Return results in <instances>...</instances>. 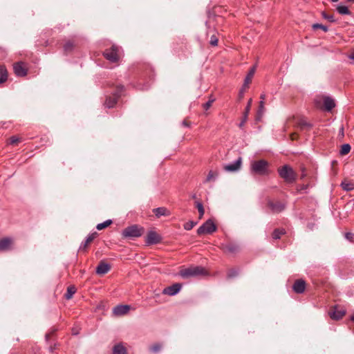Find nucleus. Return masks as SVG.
Masks as SVG:
<instances>
[{"label":"nucleus","mask_w":354,"mask_h":354,"mask_svg":"<svg viewBox=\"0 0 354 354\" xmlns=\"http://www.w3.org/2000/svg\"><path fill=\"white\" fill-rule=\"evenodd\" d=\"M111 223H112V221L109 219V220L105 221L103 223L97 224L96 226V228L97 230H102L107 227L108 226H109Z\"/></svg>","instance_id":"473e14b6"},{"label":"nucleus","mask_w":354,"mask_h":354,"mask_svg":"<svg viewBox=\"0 0 354 354\" xmlns=\"http://www.w3.org/2000/svg\"><path fill=\"white\" fill-rule=\"evenodd\" d=\"M264 111H265L264 102L260 101L259 109L257 113L256 120H257V121L261 120V119L263 117V115L264 113Z\"/></svg>","instance_id":"a878e982"},{"label":"nucleus","mask_w":354,"mask_h":354,"mask_svg":"<svg viewBox=\"0 0 354 354\" xmlns=\"http://www.w3.org/2000/svg\"><path fill=\"white\" fill-rule=\"evenodd\" d=\"M348 1L354 2V0H348Z\"/></svg>","instance_id":"0e129e2a"},{"label":"nucleus","mask_w":354,"mask_h":354,"mask_svg":"<svg viewBox=\"0 0 354 354\" xmlns=\"http://www.w3.org/2000/svg\"><path fill=\"white\" fill-rule=\"evenodd\" d=\"M346 314V310L337 306H335L333 309H330L328 312V315L332 319L339 320L343 318Z\"/></svg>","instance_id":"1a4fd4ad"},{"label":"nucleus","mask_w":354,"mask_h":354,"mask_svg":"<svg viewBox=\"0 0 354 354\" xmlns=\"http://www.w3.org/2000/svg\"><path fill=\"white\" fill-rule=\"evenodd\" d=\"M130 310L128 305H118L113 308V313L115 316H122L126 315Z\"/></svg>","instance_id":"2eb2a0df"},{"label":"nucleus","mask_w":354,"mask_h":354,"mask_svg":"<svg viewBox=\"0 0 354 354\" xmlns=\"http://www.w3.org/2000/svg\"><path fill=\"white\" fill-rule=\"evenodd\" d=\"M196 224V223L194 221H188L184 224V229L186 230H190L195 226Z\"/></svg>","instance_id":"4c0bfd02"},{"label":"nucleus","mask_w":354,"mask_h":354,"mask_svg":"<svg viewBox=\"0 0 354 354\" xmlns=\"http://www.w3.org/2000/svg\"><path fill=\"white\" fill-rule=\"evenodd\" d=\"M324 109L327 111H330L335 106L333 99L328 96L322 97Z\"/></svg>","instance_id":"a211bd4d"},{"label":"nucleus","mask_w":354,"mask_h":354,"mask_svg":"<svg viewBox=\"0 0 354 354\" xmlns=\"http://www.w3.org/2000/svg\"><path fill=\"white\" fill-rule=\"evenodd\" d=\"M308 188V185H302L300 188H298L297 190L301 192L302 190H305Z\"/></svg>","instance_id":"09e8293b"},{"label":"nucleus","mask_w":354,"mask_h":354,"mask_svg":"<svg viewBox=\"0 0 354 354\" xmlns=\"http://www.w3.org/2000/svg\"><path fill=\"white\" fill-rule=\"evenodd\" d=\"M195 206L198 209V213H199V218H201L204 215L205 210L203 205V203L198 201H196L195 202Z\"/></svg>","instance_id":"2f4dec72"},{"label":"nucleus","mask_w":354,"mask_h":354,"mask_svg":"<svg viewBox=\"0 0 354 354\" xmlns=\"http://www.w3.org/2000/svg\"><path fill=\"white\" fill-rule=\"evenodd\" d=\"M218 37L216 35H212L210 37L209 43L213 46H216L218 45Z\"/></svg>","instance_id":"ea45409f"},{"label":"nucleus","mask_w":354,"mask_h":354,"mask_svg":"<svg viewBox=\"0 0 354 354\" xmlns=\"http://www.w3.org/2000/svg\"><path fill=\"white\" fill-rule=\"evenodd\" d=\"M312 28L314 30H316L317 29H322L324 32H326L328 30V28L327 26L322 25L321 24H314L312 26Z\"/></svg>","instance_id":"e433bc0d"},{"label":"nucleus","mask_w":354,"mask_h":354,"mask_svg":"<svg viewBox=\"0 0 354 354\" xmlns=\"http://www.w3.org/2000/svg\"><path fill=\"white\" fill-rule=\"evenodd\" d=\"M74 43L72 41H68L64 45V50L66 53L71 52L74 48Z\"/></svg>","instance_id":"7c9ffc66"},{"label":"nucleus","mask_w":354,"mask_h":354,"mask_svg":"<svg viewBox=\"0 0 354 354\" xmlns=\"http://www.w3.org/2000/svg\"><path fill=\"white\" fill-rule=\"evenodd\" d=\"M205 270L201 266H191L187 268H183L179 272V274L184 279L205 275Z\"/></svg>","instance_id":"39448f33"},{"label":"nucleus","mask_w":354,"mask_h":354,"mask_svg":"<svg viewBox=\"0 0 354 354\" xmlns=\"http://www.w3.org/2000/svg\"><path fill=\"white\" fill-rule=\"evenodd\" d=\"M183 125L185 127H189V124L188 121H187L185 120L183 122Z\"/></svg>","instance_id":"3c124183"},{"label":"nucleus","mask_w":354,"mask_h":354,"mask_svg":"<svg viewBox=\"0 0 354 354\" xmlns=\"http://www.w3.org/2000/svg\"><path fill=\"white\" fill-rule=\"evenodd\" d=\"M280 177H294V171L289 165H283L278 170Z\"/></svg>","instance_id":"ddd939ff"},{"label":"nucleus","mask_w":354,"mask_h":354,"mask_svg":"<svg viewBox=\"0 0 354 354\" xmlns=\"http://www.w3.org/2000/svg\"><path fill=\"white\" fill-rule=\"evenodd\" d=\"M216 230V227L214 222L211 220H208L197 230V234L198 235L212 234L215 232Z\"/></svg>","instance_id":"423d86ee"},{"label":"nucleus","mask_w":354,"mask_h":354,"mask_svg":"<svg viewBox=\"0 0 354 354\" xmlns=\"http://www.w3.org/2000/svg\"><path fill=\"white\" fill-rule=\"evenodd\" d=\"M268 206L274 213H279L285 209V204L280 201H270Z\"/></svg>","instance_id":"4468645a"},{"label":"nucleus","mask_w":354,"mask_h":354,"mask_svg":"<svg viewBox=\"0 0 354 354\" xmlns=\"http://www.w3.org/2000/svg\"><path fill=\"white\" fill-rule=\"evenodd\" d=\"M256 71V66H253L250 71H248L245 78V81L246 83H250L252 82V77L255 73Z\"/></svg>","instance_id":"bb28decb"},{"label":"nucleus","mask_w":354,"mask_h":354,"mask_svg":"<svg viewBox=\"0 0 354 354\" xmlns=\"http://www.w3.org/2000/svg\"><path fill=\"white\" fill-rule=\"evenodd\" d=\"M8 71L4 65H0V84L6 82L8 80Z\"/></svg>","instance_id":"5701e85b"},{"label":"nucleus","mask_w":354,"mask_h":354,"mask_svg":"<svg viewBox=\"0 0 354 354\" xmlns=\"http://www.w3.org/2000/svg\"><path fill=\"white\" fill-rule=\"evenodd\" d=\"M112 354H127V349L122 344H117L113 348Z\"/></svg>","instance_id":"b1692460"},{"label":"nucleus","mask_w":354,"mask_h":354,"mask_svg":"<svg viewBox=\"0 0 354 354\" xmlns=\"http://www.w3.org/2000/svg\"><path fill=\"white\" fill-rule=\"evenodd\" d=\"M122 48L117 45H112L110 48L106 49L104 53V57L112 63L118 62L122 55Z\"/></svg>","instance_id":"20e7f679"},{"label":"nucleus","mask_w":354,"mask_h":354,"mask_svg":"<svg viewBox=\"0 0 354 354\" xmlns=\"http://www.w3.org/2000/svg\"><path fill=\"white\" fill-rule=\"evenodd\" d=\"M153 212L157 217L170 215V212L167 208L163 207L155 208L153 209Z\"/></svg>","instance_id":"4be33fe9"},{"label":"nucleus","mask_w":354,"mask_h":354,"mask_svg":"<svg viewBox=\"0 0 354 354\" xmlns=\"http://www.w3.org/2000/svg\"><path fill=\"white\" fill-rule=\"evenodd\" d=\"M252 100L250 98L248 102V104H247V106L245 109V111L243 113V117H242V120L239 124V127L240 128H243V126L245 125V123L246 122V121L248 120V115H249V113H250V108H251V105H252Z\"/></svg>","instance_id":"6ab92c4d"},{"label":"nucleus","mask_w":354,"mask_h":354,"mask_svg":"<svg viewBox=\"0 0 354 354\" xmlns=\"http://www.w3.org/2000/svg\"><path fill=\"white\" fill-rule=\"evenodd\" d=\"M298 125L301 129H309L312 127V125L305 120H300V121L298 123Z\"/></svg>","instance_id":"c9c22d12"},{"label":"nucleus","mask_w":354,"mask_h":354,"mask_svg":"<svg viewBox=\"0 0 354 354\" xmlns=\"http://www.w3.org/2000/svg\"><path fill=\"white\" fill-rule=\"evenodd\" d=\"M336 10L340 15H351V11L346 6H338Z\"/></svg>","instance_id":"c756f323"},{"label":"nucleus","mask_w":354,"mask_h":354,"mask_svg":"<svg viewBox=\"0 0 354 354\" xmlns=\"http://www.w3.org/2000/svg\"><path fill=\"white\" fill-rule=\"evenodd\" d=\"M15 74L18 77H24L27 75L28 68L24 62H17L13 65Z\"/></svg>","instance_id":"6e6552de"},{"label":"nucleus","mask_w":354,"mask_h":354,"mask_svg":"<svg viewBox=\"0 0 354 354\" xmlns=\"http://www.w3.org/2000/svg\"><path fill=\"white\" fill-rule=\"evenodd\" d=\"M287 183H291L293 182V180H295V178H286Z\"/></svg>","instance_id":"603ef678"},{"label":"nucleus","mask_w":354,"mask_h":354,"mask_svg":"<svg viewBox=\"0 0 354 354\" xmlns=\"http://www.w3.org/2000/svg\"><path fill=\"white\" fill-rule=\"evenodd\" d=\"M223 250L225 252L230 254H236L240 250V247L235 243H229L223 246Z\"/></svg>","instance_id":"dca6fc26"},{"label":"nucleus","mask_w":354,"mask_h":354,"mask_svg":"<svg viewBox=\"0 0 354 354\" xmlns=\"http://www.w3.org/2000/svg\"><path fill=\"white\" fill-rule=\"evenodd\" d=\"M241 163H242V158L241 157H239L237 160H236L233 162H231V163L224 165L223 168L225 171H238L241 168Z\"/></svg>","instance_id":"f8f14e48"},{"label":"nucleus","mask_w":354,"mask_h":354,"mask_svg":"<svg viewBox=\"0 0 354 354\" xmlns=\"http://www.w3.org/2000/svg\"><path fill=\"white\" fill-rule=\"evenodd\" d=\"M345 237L349 240V241H353V238H354V234L351 233V232H347L345 234Z\"/></svg>","instance_id":"c03bdc74"},{"label":"nucleus","mask_w":354,"mask_h":354,"mask_svg":"<svg viewBox=\"0 0 354 354\" xmlns=\"http://www.w3.org/2000/svg\"><path fill=\"white\" fill-rule=\"evenodd\" d=\"M97 232H93V233L89 234L86 237L85 241L82 243V245L80 248V250H86L87 247L88 246V245L97 237Z\"/></svg>","instance_id":"412c9836"},{"label":"nucleus","mask_w":354,"mask_h":354,"mask_svg":"<svg viewBox=\"0 0 354 354\" xmlns=\"http://www.w3.org/2000/svg\"><path fill=\"white\" fill-rule=\"evenodd\" d=\"M315 102L316 106H319V104L320 102V100L319 99H315Z\"/></svg>","instance_id":"6e6d98bb"},{"label":"nucleus","mask_w":354,"mask_h":354,"mask_svg":"<svg viewBox=\"0 0 354 354\" xmlns=\"http://www.w3.org/2000/svg\"><path fill=\"white\" fill-rule=\"evenodd\" d=\"M244 93H245V91H243V88H241L239 93V100H241L243 97Z\"/></svg>","instance_id":"a18cd8bd"},{"label":"nucleus","mask_w":354,"mask_h":354,"mask_svg":"<svg viewBox=\"0 0 354 354\" xmlns=\"http://www.w3.org/2000/svg\"><path fill=\"white\" fill-rule=\"evenodd\" d=\"M73 335H77L78 334V332H75V330L73 329Z\"/></svg>","instance_id":"bf43d9fd"},{"label":"nucleus","mask_w":354,"mask_h":354,"mask_svg":"<svg viewBox=\"0 0 354 354\" xmlns=\"http://www.w3.org/2000/svg\"><path fill=\"white\" fill-rule=\"evenodd\" d=\"M250 84V83H246V82L244 80V83H243V86L241 88H243V91H245V89L248 88Z\"/></svg>","instance_id":"49530a36"},{"label":"nucleus","mask_w":354,"mask_h":354,"mask_svg":"<svg viewBox=\"0 0 354 354\" xmlns=\"http://www.w3.org/2000/svg\"><path fill=\"white\" fill-rule=\"evenodd\" d=\"M305 176H306V174H302L301 177L304 178Z\"/></svg>","instance_id":"e2e57ef3"},{"label":"nucleus","mask_w":354,"mask_h":354,"mask_svg":"<svg viewBox=\"0 0 354 354\" xmlns=\"http://www.w3.org/2000/svg\"><path fill=\"white\" fill-rule=\"evenodd\" d=\"M333 2H337L339 0H331Z\"/></svg>","instance_id":"680f3d73"},{"label":"nucleus","mask_w":354,"mask_h":354,"mask_svg":"<svg viewBox=\"0 0 354 354\" xmlns=\"http://www.w3.org/2000/svg\"><path fill=\"white\" fill-rule=\"evenodd\" d=\"M111 269V266L104 262L101 261L96 268V273L98 274H104Z\"/></svg>","instance_id":"aec40b11"},{"label":"nucleus","mask_w":354,"mask_h":354,"mask_svg":"<svg viewBox=\"0 0 354 354\" xmlns=\"http://www.w3.org/2000/svg\"><path fill=\"white\" fill-rule=\"evenodd\" d=\"M21 140H22L21 138H19L16 136H13L9 138V140L8 141V144L12 145H17L19 142H20Z\"/></svg>","instance_id":"72a5a7b5"},{"label":"nucleus","mask_w":354,"mask_h":354,"mask_svg":"<svg viewBox=\"0 0 354 354\" xmlns=\"http://www.w3.org/2000/svg\"><path fill=\"white\" fill-rule=\"evenodd\" d=\"M285 232H286L284 229H275L272 232V236L274 239H279L281 236L285 234Z\"/></svg>","instance_id":"cd10ccee"},{"label":"nucleus","mask_w":354,"mask_h":354,"mask_svg":"<svg viewBox=\"0 0 354 354\" xmlns=\"http://www.w3.org/2000/svg\"><path fill=\"white\" fill-rule=\"evenodd\" d=\"M341 187L345 191H351L354 189V182L344 180L341 183Z\"/></svg>","instance_id":"393cba45"},{"label":"nucleus","mask_w":354,"mask_h":354,"mask_svg":"<svg viewBox=\"0 0 354 354\" xmlns=\"http://www.w3.org/2000/svg\"><path fill=\"white\" fill-rule=\"evenodd\" d=\"M260 98H261V101H264V100L266 98V95L265 94H261V96H260Z\"/></svg>","instance_id":"5fc2aeb1"},{"label":"nucleus","mask_w":354,"mask_h":354,"mask_svg":"<svg viewBox=\"0 0 354 354\" xmlns=\"http://www.w3.org/2000/svg\"><path fill=\"white\" fill-rule=\"evenodd\" d=\"M292 289L296 293H303L306 289V282L302 279L296 280L292 286Z\"/></svg>","instance_id":"f3484780"},{"label":"nucleus","mask_w":354,"mask_h":354,"mask_svg":"<svg viewBox=\"0 0 354 354\" xmlns=\"http://www.w3.org/2000/svg\"><path fill=\"white\" fill-rule=\"evenodd\" d=\"M237 274H238V271L235 269H232V270H229L228 274H227L229 277H234Z\"/></svg>","instance_id":"37998d69"},{"label":"nucleus","mask_w":354,"mask_h":354,"mask_svg":"<svg viewBox=\"0 0 354 354\" xmlns=\"http://www.w3.org/2000/svg\"><path fill=\"white\" fill-rule=\"evenodd\" d=\"M250 84V83H246V82L244 80V83H243V86L241 88H243V91H245V89L248 88Z\"/></svg>","instance_id":"de8ad7c7"},{"label":"nucleus","mask_w":354,"mask_h":354,"mask_svg":"<svg viewBox=\"0 0 354 354\" xmlns=\"http://www.w3.org/2000/svg\"><path fill=\"white\" fill-rule=\"evenodd\" d=\"M297 136V135L296 133H292L290 135V138L292 140L296 139Z\"/></svg>","instance_id":"864d4df0"},{"label":"nucleus","mask_w":354,"mask_h":354,"mask_svg":"<svg viewBox=\"0 0 354 354\" xmlns=\"http://www.w3.org/2000/svg\"><path fill=\"white\" fill-rule=\"evenodd\" d=\"M250 169L254 175L268 176L270 174L269 172V163L265 160L252 161Z\"/></svg>","instance_id":"f257e3e1"},{"label":"nucleus","mask_w":354,"mask_h":354,"mask_svg":"<svg viewBox=\"0 0 354 354\" xmlns=\"http://www.w3.org/2000/svg\"><path fill=\"white\" fill-rule=\"evenodd\" d=\"M348 58L354 60V50L348 55Z\"/></svg>","instance_id":"8fccbe9b"},{"label":"nucleus","mask_w":354,"mask_h":354,"mask_svg":"<svg viewBox=\"0 0 354 354\" xmlns=\"http://www.w3.org/2000/svg\"><path fill=\"white\" fill-rule=\"evenodd\" d=\"M76 292V288L75 286H68L67 288V291H66V293L65 294V298L66 299H70L72 298V297L73 296V295Z\"/></svg>","instance_id":"c85d7f7f"},{"label":"nucleus","mask_w":354,"mask_h":354,"mask_svg":"<svg viewBox=\"0 0 354 354\" xmlns=\"http://www.w3.org/2000/svg\"><path fill=\"white\" fill-rule=\"evenodd\" d=\"M207 177H209V178H212V177H214V174L212 171H209Z\"/></svg>","instance_id":"4d7b16f0"},{"label":"nucleus","mask_w":354,"mask_h":354,"mask_svg":"<svg viewBox=\"0 0 354 354\" xmlns=\"http://www.w3.org/2000/svg\"><path fill=\"white\" fill-rule=\"evenodd\" d=\"M181 284L180 283H174L172 286L166 287L163 289L162 293L164 295H169V296H174L179 292V291L181 289Z\"/></svg>","instance_id":"9b49d317"},{"label":"nucleus","mask_w":354,"mask_h":354,"mask_svg":"<svg viewBox=\"0 0 354 354\" xmlns=\"http://www.w3.org/2000/svg\"><path fill=\"white\" fill-rule=\"evenodd\" d=\"M55 348V346H50V351L53 352Z\"/></svg>","instance_id":"13d9d810"},{"label":"nucleus","mask_w":354,"mask_h":354,"mask_svg":"<svg viewBox=\"0 0 354 354\" xmlns=\"http://www.w3.org/2000/svg\"><path fill=\"white\" fill-rule=\"evenodd\" d=\"M351 319L354 322V314L351 317Z\"/></svg>","instance_id":"052dcab7"},{"label":"nucleus","mask_w":354,"mask_h":354,"mask_svg":"<svg viewBox=\"0 0 354 354\" xmlns=\"http://www.w3.org/2000/svg\"><path fill=\"white\" fill-rule=\"evenodd\" d=\"M124 92V87L122 84H118L113 88L111 94L106 96L104 102V106L106 108H113L118 102V99L122 96Z\"/></svg>","instance_id":"f03ea898"},{"label":"nucleus","mask_w":354,"mask_h":354,"mask_svg":"<svg viewBox=\"0 0 354 354\" xmlns=\"http://www.w3.org/2000/svg\"><path fill=\"white\" fill-rule=\"evenodd\" d=\"M14 239L12 237H4L0 239V251H8L12 249Z\"/></svg>","instance_id":"9d476101"},{"label":"nucleus","mask_w":354,"mask_h":354,"mask_svg":"<svg viewBox=\"0 0 354 354\" xmlns=\"http://www.w3.org/2000/svg\"><path fill=\"white\" fill-rule=\"evenodd\" d=\"M145 232V228L138 225H132L124 228L122 236L126 239H135L140 237Z\"/></svg>","instance_id":"7ed1b4c3"},{"label":"nucleus","mask_w":354,"mask_h":354,"mask_svg":"<svg viewBox=\"0 0 354 354\" xmlns=\"http://www.w3.org/2000/svg\"><path fill=\"white\" fill-rule=\"evenodd\" d=\"M351 151V146L348 144H344L341 147L340 154L341 155H346Z\"/></svg>","instance_id":"f704fd0d"},{"label":"nucleus","mask_w":354,"mask_h":354,"mask_svg":"<svg viewBox=\"0 0 354 354\" xmlns=\"http://www.w3.org/2000/svg\"><path fill=\"white\" fill-rule=\"evenodd\" d=\"M322 15L324 19L328 20L330 22L335 21V17L333 15H328L326 12H322Z\"/></svg>","instance_id":"58836bf2"},{"label":"nucleus","mask_w":354,"mask_h":354,"mask_svg":"<svg viewBox=\"0 0 354 354\" xmlns=\"http://www.w3.org/2000/svg\"><path fill=\"white\" fill-rule=\"evenodd\" d=\"M161 348V345L160 344H155L152 345L150 348V350L154 353L159 351Z\"/></svg>","instance_id":"79ce46f5"},{"label":"nucleus","mask_w":354,"mask_h":354,"mask_svg":"<svg viewBox=\"0 0 354 354\" xmlns=\"http://www.w3.org/2000/svg\"><path fill=\"white\" fill-rule=\"evenodd\" d=\"M214 102V99H209L206 103H205L203 105V107L204 108V109L207 110L211 107V106Z\"/></svg>","instance_id":"a19ab883"},{"label":"nucleus","mask_w":354,"mask_h":354,"mask_svg":"<svg viewBox=\"0 0 354 354\" xmlns=\"http://www.w3.org/2000/svg\"><path fill=\"white\" fill-rule=\"evenodd\" d=\"M161 236L155 231H149L145 236V243L147 245H155L161 241Z\"/></svg>","instance_id":"0eeeda50"}]
</instances>
